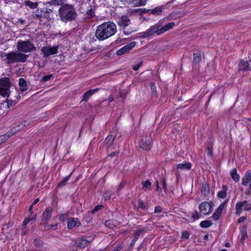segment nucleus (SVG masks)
I'll use <instances>...</instances> for the list:
<instances>
[{
  "label": "nucleus",
  "mask_w": 251,
  "mask_h": 251,
  "mask_svg": "<svg viewBox=\"0 0 251 251\" xmlns=\"http://www.w3.org/2000/svg\"><path fill=\"white\" fill-rule=\"evenodd\" d=\"M117 26L112 22H104L97 26L95 36L98 40L101 41L108 39L116 33Z\"/></svg>",
  "instance_id": "f257e3e1"
},
{
  "label": "nucleus",
  "mask_w": 251,
  "mask_h": 251,
  "mask_svg": "<svg viewBox=\"0 0 251 251\" xmlns=\"http://www.w3.org/2000/svg\"><path fill=\"white\" fill-rule=\"evenodd\" d=\"M86 14L87 15V17L88 18H92L94 16L95 12H94V11L91 8V9H88L86 11Z\"/></svg>",
  "instance_id": "79ce46f5"
},
{
  "label": "nucleus",
  "mask_w": 251,
  "mask_h": 251,
  "mask_svg": "<svg viewBox=\"0 0 251 251\" xmlns=\"http://www.w3.org/2000/svg\"><path fill=\"white\" fill-rule=\"evenodd\" d=\"M119 94H120V97L122 98V102H124V93L123 92H122L121 91H120L119 92Z\"/></svg>",
  "instance_id": "0e129e2a"
},
{
  "label": "nucleus",
  "mask_w": 251,
  "mask_h": 251,
  "mask_svg": "<svg viewBox=\"0 0 251 251\" xmlns=\"http://www.w3.org/2000/svg\"><path fill=\"white\" fill-rule=\"evenodd\" d=\"M121 248V245H118L114 248L113 251H119Z\"/></svg>",
  "instance_id": "e2e57ef3"
},
{
  "label": "nucleus",
  "mask_w": 251,
  "mask_h": 251,
  "mask_svg": "<svg viewBox=\"0 0 251 251\" xmlns=\"http://www.w3.org/2000/svg\"><path fill=\"white\" fill-rule=\"evenodd\" d=\"M161 188L159 186V182L158 181H156V190L158 191H160L161 190Z\"/></svg>",
  "instance_id": "338daca9"
},
{
  "label": "nucleus",
  "mask_w": 251,
  "mask_h": 251,
  "mask_svg": "<svg viewBox=\"0 0 251 251\" xmlns=\"http://www.w3.org/2000/svg\"><path fill=\"white\" fill-rule=\"evenodd\" d=\"M4 56L6 57V63L12 64L17 62L25 63L27 61L28 55L19 51H11L5 53Z\"/></svg>",
  "instance_id": "20e7f679"
},
{
  "label": "nucleus",
  "mask_w": 251,
  "mask_h": 251,
  "mask_svg": "<svg viewBox=\"0 0 251 251\" xmlns=\"http://www.w3.org/2000/svg\"><path fill=\"white\" fill-rule=\"evenodd\" d=\"M139 145L140 148L143 150H150L152 145V140L151 135H146L142 137L141 139L139 141Z\"/></svg>",
  "instance_id": "6e6552de"
},
{
  "label": "nucleus",
  "mask_w": 251,
  "mask_h": 251,
  "mask_svg": "<svg viewBox=\"0 0 251 251\" xmlns=\"http://www.w3.org/2000/svg\"><path fill=\"white\" fill-rule=\"evenodd\" d=\"M19 89L21 91L24 92L27 89L26 82L25 80L23 78H21L19 80Z\"/></svg>",
  "instance_id": "5701e85b"
},
{
  "label": "nucleus",
  "mask_w": 251,
  "mask_h": 251,
  "mask_svg": "<svg viewBox=\"0 0 251 251\" xmlns=\"http://www.w3.org/2000/svg\"><path fill=\"white\" fill-rule=\"evenodd\" d=\"M162 209L160 206H157L155 207L154 212L155 213H157L159 212H161L162 211Z\"/></svg>",
  "instance_id": "5fc2aeb1"
},
{
  "label": "nucleus",
  "mask_w": 251,
  "mask_h": 251,
  "mask_svg": "<svg viewBox=\"0 0 251 251\" xmlns=\"http://www.w3.org/2000/svg\"><path fill=\"white\" fill-rule=\"evenodd\" d=\"M240 234L241 236V242L242 244L244 243L245 239L247 237V226H242L240 228Z\"/></svg>",
  "instance_id": "4be33fe9"
},
{
  "label": "nucleus",
  "mask_w": 251,
  "mask_h": 251,
  "mask_svg": "<svg viewBox=\"0 0 251 251\" xmlns=\"http://www.w3.org/2000/svg\"><path fill=\"white\" fill-rule=\"evenodd\" d=\"M137 5H144L146 2V0H135Z\"/></svg>",
  "instance_id": "a18cd8bd"
},
{
  "label": "nucleus",
  "mask_w": 251,
  "mask_h": 251,
  "mask_svg": "<svg viewBox=\"0 0 251 251\" xmlns=\"http://www.w3.org/2000/svg\"><path fill=\"white\" fill-rule=\"evenodd\" d=\"M142 189L144 191H146L149 188L151 187V182L149 180L142 182Z\"/></svg>",
  "instance_id": "e433bc0d"
},
{
  "label": "nucleus",
  "mask_w": 251,
  "mask_h": 251,
  "mask_svg": "<svg viewBox=\"0 0 251 251\" xmlns=\"http://www.w3.org/2000/svg\"><path fill=\"white\" fill-rule=\"evenodd\" d=\"M246 219V217H240L238 220V222L239 223H242L244 221V220Z\"/></svg>",
  "instance_id": "680f3d73"
},
{
  "label": "nucleus",
  "mask_w": 251,
  "mask_h": 251,
  "mask_svg": "<svg viewBox=\"0 0 251 251\" xmlns=\"http://www.w3.org/2000/svg\"><path fill=\"white\" fill-rule=\"evenodd\" d=\"M227 201L228 200H226L224 202L221 204L216 209L212 215V218L214 220L216 221L219 219L220 216H221L223 209L226 207Z\"/></svg>",
  "instance_id": "ddd939ff"
},
{
  "label": "nucleus",
  "mask_w": 251,
  "mask_h": 251,
  "mask_svg": "<svg viewBox=\"0 0 251 251\" xmlns=\"http://www.w3.org/2000/svg\"><path fill=\"white\" fill-rule=\"evenodd\" d=\"M118 153H119L118 151H115L109 154L108 155V156H110V157H113V156L117 155L118 154Z\"/></svg>",
  "instance_id": "13d9d810"
},
{
  "label": "nucleus",
  "mask_w": 251,
  "mask_h": 251,
  "mask_svg": "<svg viewBox=\"0 0 251 251\" xmlns=\"http://www.w3.org/2000/svg\"><path fill=\"white\" fill-rule=\"evenodd\" d=\"M33 18L41 20L42 18L51 20L53 18V11L48 8L37 9L32 14Z\"/></svg>",
  "instance_id": "423d86ee"
},
{
  "label": "nucleus",
  "mask_w": 251,
  "mask_h": 251,
  "mask_svg": "<svg viewBox=\"0 0 251 251\" xmlns=\"http://www.w3.org/2000/svg\"><path fill=\"white\" fill-rule=\"evenodd\" d=\"M53 76L52 74L48 75L43 76L42 78L41 81L42 82H46L50 80Z\"/></svg>",
  "instance_id": "a19ab883"
},
{
  "label": "nucleus",
  "mask_w": 251,
  "mask_h": 251,
  "mask_svg": "<svg viewBox=\"0 0 251 251\" xmlns=\"http://www.w3.org/2000/svg\"><path fill=\"white\" fill-rule=\"evenodd\" d=\"M136 44V43L135 42H131V43L126 45L117 51V55L118 56H121L128 52L131 50L133 49V47L135 46Z\"/></svg>",
  "instance_id": "9b49d317"
},
{
  "label": "nucleus",
  "mask_w": 251,
  "mask_h": 251,
  "mask_svg": "<svg viewBox=\"0 0 251 251\" xmlns=\"http://www.w3.org/2000/svg\"><path fill=\"white\" fill-rule=\"evenodd\" d=\"M119 225L118 222L114 220H108L105 221V225L109 228H113Z\"/></svg>",
  "instance_id": "b1692460"
},
{
  "label": "nucleus",
  "mask_w": 251,
  "mask_h": 251,
  "mask_svg": "<svg viewBox=\"0 0 251 251\" xmlns=\"http://www.w3.org/2000/svg\"><path fill=\"white\" fill-rule=\"evenodd\" d=\"M138 206V207L141 208L142 209H144L146 207V205L144 204V202L141 200H139Z\"/></svg>",
  "instance_id": "49530a36"
},
{
  "label": "nucleus",
  "mask_w": 251,
  "mask_h": 251,
  "mask_svg": "<svg viewBox=\"0 0 251 251\" xmlns=\"http://www.w3.org/2000/svg\"><path fill=\"white\" fill-rule=\"evenodd\" d=\"M117 24L120 27L125 29L130 25V20L127 15H122L118 18Z\"/></svg>",
  "instance_id": "f8f14e48"
},
{
  "label": "nucleus",
  "mask_w": 251,
  "mask_h": 251,
  "mask_svg": "<svg viewBox=\"0 0 251 251\" xmlns=\"http://www.w3.org/2000/svg\"><path fill=\"white\" fill-rule=\"evenodd\" d=\"M133 31H134V30H124L123 32L125 34L128 35L130 34L131 33H132Z\"/></svg>",
  "instance_id": "052dcab7"
},
{
  "label": "nucleus",
  "mask_w": 251,
  "mask_h": 251,
  "mask_svg": "<svg viewBox=\"0 0 251 251\" xmlns=\"http://www.w3.org/2000/svg\"><path fill=\"white\" fill-rule=\"evenodd\" d=\"M71 174H70L69 175H68V176H67L65 178H64L63 179V180H62L58 184V187H62V186H65L66 184H67V181L69 180V179L70 178L71 176Z\"/></svg>",
  "instance_id": "4c0bfd02"
},
{
  "label": "nucleus",
  "mask_w": 251,
  "mask_h": 251,
  "mask_svg": "<svg viewBox=\"0 0 251 251\" xmlns=\"http://www.w3.org/2000/svg\"><path fill=\"white\" fill-rule=\"evenodd\" d=\"M114 139L115 136L112 135H108L107 137L104 142V145L106 148H113V146Z\"/></svg>",
  "instance_id": "f3484780"
},
{
  "label": "nucleus",
  "mask_w": 251,
  "mask_h": 251,
  "mask_svg": "<svg viewBox=\"0 0 251 251\" xmlns=\"http://www.w3.org/2000/svg\"><path fill=\"white\" fill-rule=\"evenodd\" d=\"M247 203L246 201H244L242 202H238L236 205V214L239 215L242 212L243 206Z\"/></svg>",
  "instance_id": "bb28decb"
},
{
  "label": "nucleus",
  "mask_w": 251,
  "mask_h": 251,
  "mask_svg": "<svg viewBox=\"0 0 251 251\" xmlns=\"http://www.w3.org/2000/svg\"><path fill=\"white\" fill-rule=\"evenodd\" d=\"M148 231V228L146 227H141L135 230L133 237L138 239L140 236H143Z\"/></svg>",
  "instance_id": "a211bd4d"
},
{
  "label": "nucleus",
  "mask_w": 251,
  "mask_h": 251,
  "mask_svg": "<svg viewBox=\"0 0 251 251\" xmlns=\"http://www.w3.org/2000/svg\"><path fill=\"white\" fill-rule=\"evenodd\" d=\"M207 154L209 156H211L212 155V147L208 146L207 148Z\"/></svg>",
  "instance_id": "6e6d98bb"
},
{
  "label": "nucleus",
  "mask_w": 251,
  "mask_h": 251,
  "mask_svg": "<svg viewBox=\"0 0 251 251\" xmlns=\"http://www.w3.org/2000/svg\"><path fill=\"white\" fill-rule=\"evenodd\" d=\"M65 0H52L50 1V3L53 5H61L65 4L64 3Z\"/></svg>",
  "instance_id": "58836bf2"
},
{
  "label": "nucleus",
  "mask_w": 251,
  "mask_h": 251,
  "mask_svg": "<svg viewBox=\"0 0 251 251\" xmlns=\"http://www.w3.org/2000/svg\"><path fill=\"white\" fill-rule=\"evenodd\" d=\"M52 209L51 208L46 209L42 214V222H47L51 217Z\"/></svg>",
  "instance_id": "6ab92c4d"
},
{
  "label": "nucleus",
  "mask_w": 251,
  "mask_h": 251,
  "mask_svg": "<svg viewBox=\"0 0 251 251\" xmlns=\"http://www.w3.org/2000/svg\"><path fill=\"white\" fill-rule=\"evenodd\" d=\"M230 175L232 179L235 182H238L239 181L240 176L238 174H237V170L236 169H233L232 170V171L230 172Z\"/></svg>",
  "instance_id": "c756f323"
},
{
  "label": "nucleus",
  "mask_w": 251,
  "mask_h": 251,
  "mask_svg": "<svg viewBox=\"0 0 251 251\" xmlns=\"http://www.w3.org/2000/svg\"><path fill=\"white\" fill-rule=\"evenodd\" d=\"M212 225V223L208 220L201 221L200 223V226L202 228H206Z\"/></svg>",
  "instance_id": "72a5a7b5"
},
{
  "label": "nucleus",
  "mask_w": 251,
  "mask_h": 251,
  "mask_svg": "<svg viewBox=\"0 0 251 251\" xmlns=\"http://www.w3.org/2000/svg\"><path fill=\"white\" fill-rule=\"evenodd\" d=\"M92 239H86L85 237H82V238L78 239L74 246L77 247L79 249H83L85 248L87 245L91 242Z\"/></svg>",
  "instance_id": "4468645a"
},
{
  "label": "nucleus",
  "mask_w": 251,
  "mask_h": 251,
  "mask_svg": "<svg viewBox=\"0 0 251 251\" xmlns=\"http://www.w3.org/2000/svg\"><path fill=\"white\" fill-rule=\"evenodd\" d=\"M137 239H136V238L133 237V239L132 240H131L130 243V245H129V248L130 249H132L136 243V242L137 241Z\"/></svg>",
  "instance_id": "de8ad7c7"
},
{
  "label": "nucleus",
  "mask_w": 251,
  "mask_h": 251,
  "mask_svg": "<svg viewBox=\"0 0 251 251\" xmlns=\"http://www.w3.org/2000/svg\"><path fill=\"white\" fill-rule=\"evenodd\" d=\"M163 21L160 20L154 25L151 26L147 31L141 33L142 38H147L154 35L155 34L159 35L173 28L175 25L174 22H171L163 25Z\"/></svg>",
  "instance_id": "7ed1b4c3"
},
{
  "label": "nucleus",
  "mask_w": 251,
  "mask_h": 251,
  "mask_svg": "<svg viewBox=\"0 0 251 251\" xmlns=\"http://www.w3.org/2000/svg\"><path fill=\"white\" fill-rule=\"evenodd\" d=\"M238 68L240 71H249L251 68L249 62L247 61L241 60L238 64Z\"/></svg>",
  "instance_id": "aec40b11"
},
{
  "label": "nucleus",
  "mask_w": 251,
  "mask_h": 251,
  "mask_svg": "<svg viewBox=\"0 0 251 251\" xmlns=\"http://www.w3.org/2000/svg\"><path fill=\"white\" fill-rule=\"evenodd\" d=\"M11 83L10 79L7 77H2L0 79V95L3 97L8 98L10 95Z\"/></svg>",
  "instance_id": "0eeeda50"
},
{
  "label": "nucleus",
  "mask_w": 251,
  "mask_h": 251,
  "mask_svg": "<svg viewBox=\"0 0 251 251\" xmlns=\"http://www.w3.org/2000/svg\"><path fill=\"white\" fill-rule=\"evenodd\" d=\"M12 135H11V133H9V131L7 133L0 136V143L4 142Z\"/></svg>",
  "instance_id": "473e14b6"
},
{
  "label": "nucleus",
  "mask_w": 251,
  "mask_h": 251,
  "mask_svg": "<svg viewBox=\"0 0 251 251\" xmlns=\"http://www.w3.org/2000/svg\"><path fill=\"white\" fill-rule=\"evenodd\" d=\"M17 49L21 53H28L36 50V47L29 40H19L17 44Z\"/></svg>",
  "instance_id": "39448f33"
},
{
  "label": "nucleus",
  "mask_w": 251,
  "mask_h": 251,
  "mask_svg": "<svg viewBox=\"0 0 251 251\" xmlns=\"http://www.w3.org/2000/svg\"><path fill=\"white\" fill-rule=\"evenodd\" d=\"M210 192V187L207 183H202L201 189V192L204 196H207L209 195Z\"/></svg>",
  "instance_id": "a878e982"
},
{
  "label": "nucleus",
  "mask_w": 251,
  "mask_h": 251,
  "mask_svg": "<svg viewBox=\"0 0 251 251\" xmlns=\"http://www.w3.org/2000/svg\"><path fill=\"white\" fill-rule=\"evenodd\" d=\"M34 245L37 248H41L43 246L44 242L40 239H35L33 240Z\"/></svg>",
  "instance_id": "f704fd0d"
},
{
  "label": "nucleus",
  "mask_w": 251,
  "mask_h": 251,
  "mask_svg": "<svg viewBox=\"0 0 251 251\" xmlns=\"http://www.w3.org/2000/svg\"><path fill=\"white\" fill-rule=\"evenodd\" d=\"M189 237V233L187 231H185L182 233V238L188 239Z\"/></svg>",
  "instance_id": "864d4df0"
},
{
  "label": "nucleus",
  "mask_w": 251,
  "mask_h": 251,
  "mask_svg": "<svg viewBox=\"0 0 251 251\" xmlns=\"http://www.w3.org/2000/svg\"><path fill=\"white\" fill-rule=\"evenodd\" d=\"M177 168L181 170H190L191 168V164L189 162L179 163L177 165Z\"/></svg>",
  "instance_id": "c85d7f7f"
},
{
  "label": "nucleus",
  "mask_w": 251,
  "mask_h": 251,
  "mask_svg": "<svg viewBox=\"0 0 251 251\" xmlns=\"http://www.w3.org/2000/svg\"><path fill=\"white\" fill-rule=\"evenodd\" d=\"M103 197L105 200H109L111 198V195L108 193H105Z\"/></svg>",
  "instance_id": "4d7b16f0"
},
{
  "label": "nucleus",
  "mask_w": 251,
  "mask_h": 251,
  "mask_svg": "<svg viewBox=\"0 0 251 251\" xmlns=\"http://www.w3.org/2000/svg\"><path fill=\"white\" fill-rule=\"evenodd\" d=\"M227 190V187L226 185H223L222 187V190L219 191L218 193L217 196L218 198H221L222 199H225L226 197V191Z\"/></svg>",
  "instance_id": "cd10ccee"
},
{
  "label": "nucleus",
  "mask_w": 251,
  "mask_h": 251,
  "mask_svg": "<svg viewBox=\"0 0 251 251\" xmlns=\"http://www.w3.org/2000/svg\"><path fill=\"white\" fill-rule=\"evenodd\" d=\"M160 182L162 184V187L164 189L165 191L167 190V186H166V180L164 177H162L160 179Z\"/></svg>",
  "instance_id": "c03bdc74"
},
{
  "label": "nucleus",
  "mask_w": 251,
  "mask_h": 251,
  "mask_svg": "<svg viewBox=\"0 0 251 251\" xmlns=\"http://www.w3.org/2000/svg\"><path fill=\"white\" fill-rule=\"evenodd\" d=\"M250 180H251V171H248L242 178V183L243 185L246 186Z\"/></svg>",
  "instance_id": "393cba45"
},
{
  "label": "nucleus",
  "mask_w": 251,
  "mask_h": 251,
  "mask_svg": "<svg viewBox=\"0 0 251 251\" xmlns=\"http://www.w3.org/2000/svg\"><path fill=\"white\" fill-rule=\"evenodd\" d=\"M98 88H96L94 89H90L88 91L86 92L83 96L82 99L81 100V101H87L90 97L95 93L97 92L98 91Z\"/></svg>",
  "instance_id": "412c9836"
},
{
  "label": "nucleus",
  "mask_w": 251,
  "mask_h": 251,
  "mask_svg": "<svg viewBox=\"0 0 251 251\" xmlns=\"http://www.w3.org/2000/svg\"><path fill=\"white\" fill-rule=\"evenodd\" d=\"M213 208L211 203L203 201L199 205L200 213L203 215L209 214L212 210Z\"/></svg>",
  "instance_id": "9d476101"
},
{
  "label": "nucleus",
  "mask_w": 251,
  "mask_h": 251,
  "mask_svg": "<svg viewBox=\"0 0 251 251\" xmlns=\"http://www.w3.org/2000/svg\"><path fill=\"white\" fill-rule=\"evenodd\" d=\"M18 22L20 24L23 25L25 23V21L24 20H23V19L20 18L19 19H18Z\"/></svg>",
  "instance_id": "69168bd1"
},
{
  "label": "nucleus",
  "mask_w": 251,
  "mask_h": 251,
  "mask_svg": "<svg viewBox=\"0 0 251 251\" xmlns=\"http://www.w3.org/2000/svg\"><path fill=\"white\" fill-rule=\"evenodd\" d=\"M142 64L143 62H140L137 65L133 66L132 69L135 71H137L142 66Z\"/></svg>",
  "instance_id": "603ef678"
},
{
  "label": "nucleus",
  "mask_w": 251,
  "mask_h": 251,
  "mask_svg": "<svg viewBox=\"0 0 251 251\" xmlns=\"http://www.w3.org/2000/svg\"><path fill=\"white\" fill-rule=\"evenodd\" d=\"M151 89H152L153 91H154V89H155L154 83L151 82Z\"/></svg>",
  "instance_id": "774afa93"
},
{
  "label": "nucleus",
  "mask_w": 251,
  "mask_h": 251,
  "mask_svg": "<svg viewBox=\"0 0 251 251\" xmlns=\"http://www.w3.org/2000/svg\"><path fill=\"white\" fill-rule=\"evenodd\" d=\"M36 215L33 214V213H30V215L28 216L27 218L31 219V221H33L36 219Z\"/></svg>",
  "instance_id": "bf43d9fd"
},
{
  "label": "nucleus",
  "mask_w": 251,
  "mask_h": 251,
  "mask_svg": "<svg viewBox=\"0 0 251 251\" xmlns=\"http://www.w3.org/2000/svg\"><path fill=\"white\" fill-rule=\"evenodd\" d=\"M25 3L26 6H29L31 9H34L37 8L38 5V3L37 2H33L29 0H25Z\"/></svg>",
  "instance_id": "7c9ffc66"
},
{
  "label": "nucleus",
  "mask_w": 251,
  "mask_h": 251,
  "mask_svg": "<svg viewBox=\"0 0 251 251\" xmlns=\"http://www.w3.org/2000/svg\"><path fill=\"white\" fill-rule=\"evenodd\" d=\"M6 102L7 103V107L9 108L11 106H14L17 103V101L15 100H9L7 99Z\"/></svg>",
  "instance_id": "ea45409f"
},
{
  "label": "nucleus",
  "mask_w": 251,
  "mask_h": 251,
  "mask_svg": "<svg viewBox=\"0 0 251 251\" xmlns=\"http://www.w3.org/2000/svg\"><path fill=\"white\" fill-rule=\"evenodd\" d=\"M162 11L161 7H157L151 10V13L154 15H159L162 13Z\"/></svg>",
  "instance_id": "2f4dec72"
},
{
  "label": "nucleus",
  "mask_w": 251,
  "mask_h": 251,
  "mask_svg": "<svg viewBox=\"0 0 251 251\" xmlns=\"http://www.w3.org/2000/svg\"><path fill=\"white\" fill-rule=\"evenodd\" d=\"M58 47L45 46L41 48V51L43 54L44 57H48L51 55L58 53Z\"/></svg>",
  "instance_id": "1a4fd4ad"
},
{
  "label": "nucleus",
  "mask_w": 251,
  "mask_h": 251,
  "mask_svg": "<svg viewBox=\"0 0 251 251\" xmlns=\"http://www.w3.org/2000/svg\"><path fill=\"white\" fill-rule=\"evenodd\" d=\"M25 122L19 123L16 124L15 126H13L9 130V133H11V135H13L14 133L23 128L25 126Z\"/></svg>",
  "instance_id": "dca6fc26"
},
{
  "label": "nucleus",
  "mask_w": 251,
  "mask_h": 251,
  "mask_svg": "<svg viewBox=\"0 0 251 251\" xmlns=\"http://www.w3.org/2000/svg\"><path fill=\"white\" fill-rule=\"evenodd\" d=\"M57 224L48 225H46L45 226L46 229H47V230H49V229H51L54 230L57 228Z\"/></svg>",
  "instance_id": "37998d69"
},
{
  "label": "nucleus",
  "mask_w": 251,
  "mask_h": 251,
  "mask_svg": "<svg viewBox=\"0 0 251 251\" xmlns=\"http://www.w3.org/2000/svg\"><path fill=\"white\" fill-rule=\"evenodd\" d=\"M201 61V53H194L193 54V61L197 64L199 63Z\"/></svg>",
  "instance_id": "c9c22d12"
},
{
  "label": "nucleus",
  "mask_w": 251,
  "mask_h": 251,
  "mask_svg": "<svg viewBox=\"0 0 251 251\" xmlns=\"http://www.w3.org/2000/svg\"><path fill=\"white\" fill-rule=\"evenodd\" d=\"M57 15L61 21L67 23L75 21L77 17V13L74 5L66 3L60 6Z\"/></svg>",
  "instance_id": "f03ea898"
},
{
  "label": "nucleus",
  "mask_w": 251,
  "mask_h": 251,
  "mask_svg": "<svg viewBox=\"0 0 251 251\" xmlns=\"http://www.w3.org/2000/svg\"><path fill=\"white\" fill-rule=\"evenodd\" d=\"M80 225V223L77 218H71L68 220L67 227L69 229H72L75 226H79Z\"/></svg>",
  "instance_id": "2eb2a0df"
},
{
  "label": "nucleus",
  "mask_w": 251,
  "mask_h": 251,
  "mask_svg": "<svg viewBox=\"0 0 251 251\" xmlns=\"http://www.w3.org/2000/svg\"><path fill=\"white\" fill-rule=\"evenodd\" d=\"M102 206L101 205H97L92 210V213L94 214L97 212L99 210H100V208H101Z\"/></svg>",
  "instance_id": "3c124183"
},
{
  "label": "nucleus",
  "mask_w": 251,
  "mask_h": 251,
  "mask_svg": "<svg viewBox=\"0 0 251 251\" xmlns=\"http://www.w3.org/2000/svg\"><path fill=\"white\" fill-rule=\"evenodd\" d=\"M192 217L194 220L199 219L200 218V216L199 215V213H198V211L196 210L195 211V212L193 213Z\"/></svg>",
  "instance_id": "09e8293b"
},
{
  "label": "nucleus",
  "mask_w": 251,
  "mask_h": 251,
  "mask_svg": "<svg viewBox=\"0 0 251 251\" xmlns=\"http://www.w3.org/2000/svg\"><path fill=\"white\" fill-rule=\"evenodd\" d=\"M31 221V219L30 218H26L25 219V220L24 221L23 223V224H22V226L23 227H26V226L27 225V224L30 222Z\"/></svg>",
  "instance_id": "8fccbe9b"
}]
</instances>
